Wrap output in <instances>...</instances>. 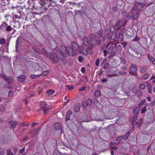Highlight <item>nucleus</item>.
Wrapping results in <instances>:
<instances>
[{
    "label": "nucleus",
    "mask_w": 155,
    "mask_h": 155,
    "mask_svg": "<svg viewBox=\"0 0 155 155\" xmlns=\"http://www.w3.org/2000/svg\"><path fill=\"white\" fill-rule=\"evenodd\" d=\"M83 45L85 46H87L90 44V41L89 39L86 37L83 38Z\"/></svg>",
    "instance_id": "nucleus-10"
},
{
    "label": "nucleus",
    "mask_w": 155,
    "mask_h": 155,
    "mask_svg": "<svg viewBox=\"0 0 155 155\" xmlns=\"http://www.w3.org/2000/svg\"><path fill=\"white\" fill-rule=\"evenodd\" d=\"M147 110V107L146 106H144L141 110V113L143 114L145 113Z\"/></svg>",
    "instance_id": "nucleus-36"
},
{
    "label": "nucleus",
    "mask_w": 155,
    "mask_h": 155,
    "mask_svg": "<svg viewBox=\"0 0 155 155\" xmlns=\"http://www.w3.org/2000/svg\"><path fill=\"white\" fill-rule=\"evenodd\" d=\"M40 75L41 74L38 75H31V77L32 79H34L40 76Z\"/></svg>",
    "instance_id": "nucleus-42"
},
{
    "label": "nucleus",
    "mask_w": 155,
    "mask_h": 155,
    "mask_svg": "<svg viewBox=\"0 0 155 155\" xmlns=\"http://www.w3.org/2000/svg\"><path fill=\"white\" fill-rule=\"evenodd\" d=\"M110 55L108 56V58L109 59H110L114 56L116 54V52L115 51H113L111 53H110Z\"/></svg>",
    "instance_id": "nucleus-26"
},
{
    "label": "nucleus",
    "mask_w": 155,
    "mask_h": 155,
    "mask_svg": "<svg viewBox=\"0 0 155 155\" xmlns=\"http://www.w3.org/2000/svg\"><path fill=\"white\" fill-rule=\"evenodd\" d=\"M46 104L45 101L42 102L40 104L41 107L43 108L46 107Z\"/></svg>",
    "instance_id": "nucleus-32"
},
{
    "label": "nucleus",
    "mask_w": 155,
    "mask_h": 155,
    "mask_svg": "<svg viewBox=\"0 0 155 155\" xmlns=\"http://www.w3.org/2000/svg\"><path fill=\"white\" fill-rule=\"evenodd\" d=\"M83 58L81 56H80L78 57V60L79 62H82L83 61Z\"/></svg>",
    "instance_id": "nucleus-45"
},
{
    "label": "nucleus",
    "mask_w": 155,
    "mask_h": 155,
    "mask_svg": "<svg viewBox=\"0 0 155 155\" xmlns=\"http://www.w3.org/2000/svg\"><path fill=\"white\" fill-rule=\"evenodd\" d=\"M118 10V8L116 6H114L112 7V10L113 12H117Z\"/></svg>",
    "instance_id": "nucleus-34"
},
{
    "label": "nucleus",
    "mask_w": 155,
    "mask_h": 155,
    "mask_svg": "<svg viewBox=\"0 0 155 155\" xmlns=\"http://www.w3.org/2000/svg\"><path fill=\"white\" fill-rule=\"evenodd\" d=\"M33 49L34 51L38 53H39L40 52V50L39 49L35 47H34Z\"/></svg>",
    "instance_id": "nucleus-51"
},
{
    "label": "nucleus",
    "mask_w": 155,
    "mask_h": 155,
    "mask_svg": "<svg viewBox=\"0 0 155 155\" xmlns=\"http://www.w3.org/2000/svg\"><path fill=\"white\" fill-rule=\"evenodd\" d=\"M72 114V112L71 110H68L66 116V120H70V117Z\"/></svg>",
    "instance_id": "nucleus-16"
},
{
    "label": "nucleus",
    "mask_w": 155,
    "mask_h": 155,
    "mask_svg": "<svg viewBox=\"0 0 155 155\" xmlns=\"http://www.w3.org/2000/svg\"><path fill=\"white\" fill-rule=\"evenodd\" d=\"M25 150V148H23L20 150L19 152L21 153L23 155H25V154L23 153V152Z\"/></svg>",
    "instance_id": "nucleus-52"
},
{
    "label": "nucleus",
    "mask_w": 155,
    "mask_h": 155,
    "mask_svg": "<svg viewBox=\"0 0 155 155\" xmlns=\"http://www.w3.org/2000/svg\"><path fill=\"white\" fill-rule=\"evenodd\" d=\"M18 80L21 82L25 81L26 79V77L24 75H21L18 77Z\"/></svg>",
    "instance_id": "nucleus-15"
},
{
    "label": "nucleus",
    "mask_w": 155,
    "mask_h": 155,
    "mask_svg": "<svg viewBox=\"0 0 155 155\" xmlns=\"http://www.w3.org/2000/svg\"><path fill=\"white\" fill-rule=\"evenodd\" d=\"M81 107V104L80 103H77L76 104L74 107V110L76 112H78Z\"/></svg>",
    "instance_id": "nucleus-14"
},
{
    "label": "nucleus",
    "mask_w": 155,
    "mask_h": 155,
    "mask_svg": "<svg viewBox=\"0 0 155 155\" xmlns=\"http://www.w3.org/2000/svg\"><path fill=\"white\" fill-rule=\"evenodd\" d=\"M150 73H146L142 75L141 78L142 80H146L148 79L150 76Z\"/></svg>",
    "instance_id": "nucleus-12"
},
{
    "label": "nucleus",
    "mask_w": 155,
    "mask_h": 155,
    "mask_svg": "<svg viewBox=\"0 0 155 155\" xmlns=\"http://www.w3.org/2000/svg\"><path fill=\"white\" fill-rule=\"evenodd\" d=\"M148 90L149 92L151 94L152 93V87L150 84H149L147 86Z\"/></svg>",
    "instance_id": "nucleus-31"
},
{
    "label": "nucleus",
    "mask_w": 155,
    "mask_h": 155,
    "mask_svg": "<svg viewBox=\"0 0 155 155\" xmlns=\"http://www.w3.org/2000/svg\"><path fill=\"white\" fill-rule=\"evenodd\" d=\"M123 138V137L122 136L117 137L116 138V140L117 141H119L121 140Z\"/></svg>",
    "instance_id": "nucleus-38"
},
{
    "label": "nucleus",
    "mask_w": 155,
    "mask_h": 155,
    "mask_svg": "<svg viewBox=\"0 0 155 155\" xmlns=\"http://www.w3.org/2000/svg\"><path fill=\"white\" fill-rule=\"evenodd\" d=\"M147 5V3H144L143 4H142V3H140V7L141 8H143L144 7H145Z\"/></svg>",
    "instance_id": "nucleus-48"
},
{
    "label": "nucleus",
    "mask_w": 155,
    "mask_h": 155,
    "mask_svg": "<svg viewBox=\"0 0 155 155\" xmlns=\"http://www.w3.org/2000/svg\"><path fill=\"white\" fill-rule=\"evenodd\" d=\"M13 95V91L11 90L9 91L8 93V96L10 97H12Z\"/></svg>",
    "instance_id": "nucleus-47"
},
{
    "label": "nucleus",
    "mask_w": 155,
    "mask_h": 155,
    "mask_svg": "<svg viewBox=\"0 0 155 155\" xmlns=\"http://www.w3.org/2000/svg\"><path fill=\"white\" fill-rule=\"evenodd\" d=\"M6 41L5 39L2 38L0 39V44L3 45L5 44Z\"/></svg>",
    "instance_id": "nucleus-33"
},
{
    "label": "nucleus",
    "mask_w": 155,
    "mask_h": 155,
    "mask_svg": "<svg viewBox=\"0 0 155 155\" xmlns=\"http://www.w3.org/2000/svg\"><path fill=\"white\" fill-rule=\"evenodd\" d=\"M115 48H116L117 52L120 53L121 51L122 47L121 45H118L117 46L115 45Z\"/></svg>",
    "instance_id": "nucleus-19"
},
{
    "label": "nucleus",
    "mask_w": 155,
    "mask_h": 155,
    "mask_svg": "<svg viewBox=\"0 0 155 155\" xmlns=\"http://www.w3.org/2000/svg\"><path fill=\"white\" fill-rule=\"evenodd\" d=\"M57 47H56L54 49V51L55 53L54 54L53 53H50V58L52 62L54 63L57 62L60 59L61 61L64 60L66 55H65L64 53L62 52V50L61 49V51H58Z\"/></svg>",
    "instance_id": "nucleus-2"
},
{
    "label": "nucleus",
    "mask_w": 155,
    "mask_h": 155,
    "mask_svg": "<svg viewBox=\"0 0 155 155\" xmlns=\"http://www.w3.org/2000/svg\"><path fill=\"white\" fill-rule=\"evenodd\" d=\"M37 124V123H33L32 124V125L31 126V127H33L35 125V124Z\"/></svg>",
    "instance_id": "nucleus-64"
},
{
    "label": "nucleus",
    "mask_w": 155,
    "mask_h": 155,
    "mask_svg": "<svg viewBox=\"0 0 155 155\" xmlns=\"http://www.w3.org/2000/svg\"><path fill=\"white\" fill-rule=\"evenodd\" d=\"M84 51H85V52H84V51L83 50H80L79 51H80V53L81 54H83L84 55H86L88 54V52L87 50H85Z\"/></svg>",
    "instance_id": "nucleus-30"
},
{
    "label": "nucleus",
    "mask_w": 155,
    "mask_h": 155,
    "mask_svg": "<svg viewBox=\"0 0 155 155\" xmlns=\"http://www.w3.org/2000/svg\"><path fill=\"white\" fill-rule=\"evenodd\" d=\"M139 88L141 90H144L145 88V85L143 83H141L139 85Z\"/></svg>",
    "instance_id": "nucleus-29"
},
{
    "label": "nucleus",
    "mask_w": 155,
    "mask_h": 155,
    "mask_svg": "<svg viewBox=\"0 0 155 155\" xmlns=\"http://www.w3.org/2000/svg\"><path fill=\"white\" fill-rule=\"evenodd\" d=\"M52 108V107L51 106H49V107H44V114H46L48 111L50 110Z\"/></svg>",
    "instance_id": "nucleus-18"
},
{
    "label": "nucleus",
    "mask_w": 155,
    "mask_h": 155,
    "mask_svg": "<svg viewBox=\"0 0 155 155\" xmlns=\"http://www.w3.org/2000/svg\"><path fill=\"white\" fill-rule=\"evenodd\" d=\"M144 103H145L144 101H141L140 103L139 104V105H142Z\"/></svg>",
    "instance_id": "nucleus-63"
},
{
    "label": "nucleus",
    "mask_w": 155,
    "mask_h": 155,
    "mask_svg": "<svg viewBox=\"0 0 155 155\" xmlns=\"http://www.w3.org/2000/svg\"><path fill=\"white\" fill-rule=\"evenodd\" d=\"M142 9L136 8V7H133L131 10V13L128 14V15L127 17V19L129 20L132 19L133 20L137 19L141 12Z\"/></svg>",
    "instance_id": "nucleus-3"
},
{
    "label": "nucleus",
    "mask_w": 155,
    "mask_h": 155,
    "mask_svg": "<svg viewBox=\"0 0 155 155\" xmlns=\"http://www.w3.org/2000/svg\"><path fill=\"white\" fill-rule=\"evenodd\" d=\"M90 38L91 42V45L92 46H95L97 43L96 37L94 34H91L90 36Z\"/></svg>",
    "instance_id": "nucleus-8"
},
{
    "label": "nucleus",
    "mask_w": 155,
    "mask_h": 155,
    "mask_svg": "<svg viewBox=\"0 0 155 155\" xmlns=\"http://www.w3.org/2000/svg\"><path fill=\"white\" fill-rule=\"evenodd\" d=\"M7 155H13L12 153L10 150H8L7 153Z\"/></svg>",
    "instance_id": "nucleus-56"
},
{
    "label": "nucleus",
    "mask_w": 155,
    "mask_h": 155,
    "mask_svg": "<svg viewBox=\"0 0 155 155\" xmlns=\"http://www.w3.org/2000/svg\"><path fill=\"white\" fill-rule=\"evenodd\" d=\"M118 74L120 75H125L127 74V72L125 71H119L117 72Z\"/></svg>",
    "instance_id": "nucleus-37"
},
{
    "label": "nucleus",
    "mask_w": 155,
    "mask_h": 155,
    "mask_svg": "<svg viewBox=\"0 0 155 155\" xmlns=\"http://www.w3.org/2000/svg\"><path fill=\"white\" fill-rule=\"evenodd\" d=\"M150 104V106H153L154 104H155V100L153 101H152Z\"/></svg>",
    "instance_id": "nucleus-57"
},
{
    "label": "nucleus",
    "mask_w": 155,
    "mask_h": 155,
    "mask_svg": "<svg viewBox=\"0 0 155 155\" xmlns=\"http://www.w3.org/2000/svg\"><path fill=\"white\" fill-rule=\"evenodd\" d=\"M103 51H104V56H106L107 54L108 53V51H107L106 50H104Z\"/></svg>",
    "instance_id": "nucleus-58"
},
{
    "label": "nucleus",
    "mask_w": 155,
    "mask_h": 155,
    "mask_svg": "<svg viewBox=\"0 0 155 155\" xmlns=\"http://www.w3.org/2000/svg\"><path fill=\"white\" fill-rule=\"evenodd\" d=\"M71 45L72 48L70 47L66 48L63 46L61 47V49L62 50V52L64 53L66 56L69 54L72 56L76 55L79 50L80 47L75 42H72Z\"/></svg>",
    "instance_id": "nucleus-1"
},
{
    "label": "nucleus",
    "mask_w": 155,
    "mask_h": 155,
    "mask_svg": "<svg viewBox=\"0 0 155 155\" xmlns=\"http://www.w3.org/2000/svg\"><path fill=\"white\" fill-rule=\"evenodd\" d=\"M121 69L124 70H127V68L126 66H123L121 68Z\"/></svg>",
    "instance_id": "nucleus-62"
},
{
    "label": "nucleus",
    "mask_w": 155,
    "mask_h": 155,
    "mask_svg": "<svg viewBox=\"0 0 155 155\" xmlns=\"http://www.w3.org/2000/svg\"><path fill=\"white\" fill-rule=\"evenodd\" d=\"M120 21H119L115 24V26L117 28V30L119 29L120 28Z\"/></svg>",
    "instance_id": "nucleus-28"
},
{
    "label": "nucleus",
    "mask_w": 155,
    "mask_h": 155,
    "mask_svg": "<svg viewBox=\"0 0 155 155\" xmlns=\"http://www.w3.org/2000/svg\"><path fill=\"white\" fill-rule=\"evenodd\" d=\"M138 118V117L136 115L135 116L132 115L130 117V121L132 123V125H134Z\"/></svg>",
    "instance_id": "nucleus-11"
},
{
    "label": "nucleus",
    "mask_w": 155,
    "mask_h": 155,
    "mask_svg": "<svg viewBox=\"0 0 155 155\" xmlns=\"http://www.w3.org/2000/svg\"><path fill=\"white\" fill-rule=\"evenodd\" d=\"M92 101L91 99H88L87 100L84 101L82 104L83 107L86 108L87 106H90L92 104Z\"/></svg>",
    "instance_id": "nucleus-7"
},
{
    "label": "nucleus",
    "mask_w": 155,
    "mask_h": 155,
    "mask_svg": "<svg viewBox=\"0 0 155 155\" xmlns=\"http://www.w3.org/2000/svg\"><path fill=\"white\" fill-rule=\"evenodd\" d=\"M142 122H143V119L142 118H141L140 119V120L139 121V122H138V127H140L141 124L142 123Z\"/></svg>",
    "instance_id": "nucleus-44"
},
{
    "label": "nucleus",
    "mask_w": 155,
    "mask_h": 155,
    "mask_svg": "<svg viewBox=\"0 0 155 155\" xmlns=\"http://www.w3.org/2000/svg\"><path fill=\"white\" fill-rule=\"evenodd\" d=\"M118 76V74L115 73L112 74H107V77H117Z\"/></svg>",
    "instance_id": "nucleus-23"
},
{
    "label": "nucleus",
    "mask_w": 155,
    "mask_h": 155,
    "mask_svg": "<svg viewBox=\"0 0 155 155\" xmlns=\"http://www.w3.org/2000/svg\"><path fill=\"white\" fill-rule=\"evenodd\" d=\"M48 74V71H44L42 74V75L43 76H45L47 74ZM41 75V74H40Z\"/></svg>",
    "instance_id": "nucleus-43"
},
{
    "label": "nucleus",
    "mask_w": 155,
    "mask_h": 155,
    "mask_svg": "<svg viewBox=\"0 0 155 155\" xmlns=\"http://www.w3.org/2000/svg\"><path fill=\"white\" fill-rule=\"evenodd\" d=\"M109 64L108 63H106L104 65V68L105 69H107L109 66Z\"/></svg>",
    "instance_id": "nucleus-46"
},
{
    "label": "nucleus",
    "mask_w": 155,
    "mask_h": 155,
    "mask_svg": "<svg viewBox=\"0 0 155 155\" xmlns=\"http://www.w3.org/2000/svg\"><path fill=\"white\" fill-rule=\"evenodd\" d=\"M87 88V86L84 85L81 88L79 89L80 91H84Z\"/></svg>",
    "instance_id": "nucleus-40"
},
{
    "label": "nucleus",
    "mask_w": 155,
    "mask_h": 155,
    "mask_svg": "<svg viewBox=\"0 0 155 155\" xmlns=\"http://www.w3.org/2000/svg\"><path fill=\"white\" fill-rule=\"evenodd\" d=\"M117 147H116V146H110V149H112L114 150H117Z\"/></svg>",
    "instance_id": "nucleus-50"
},
{
    "label": "nucleus",
    "mask_w": 155,
    "mask_h": 155,
    "mask_svg": "<svg viewBox=\"0 0 155 155\" xmlns=\"http://www.w3.org/2000/svg\"><path fill=\"white\" fill-rule=\"evenodd\" d=\"M150 60L151 61L153 64H155V60L153 58H151V59Z\"/></svg>",
    "instance_id": "nucleus-54"
},
{
    "label": "nucleus",
    "mask_w": 155,
    "mask_h": 155,
    "mask_svg": "<svg viewBox=\"0 0 155 155\" xmlns=\"http://www.w3.org/2000/svg\"><path fill=\"white\" fill-rule=\"evenodd\" d=\"M54 128L56 130H59L61 128V124L59 122H56L55 123Z\"/></svg>",
    "instance_id": "nucleus-13"
},
{
    "label": "nucleus",
    "mask_w": 155,
    "mask_h": 155,
    "mask_svg": "<svg viewBox=\"0 0 155 155\" xmlns=\"http://www.w3.org/2000/svg\"><path fill=\"white\" fill-rule=\"evenodd\" d=\"M0 29L8 32L11 31L13 28L5 22L3 21L0 25Z\"/></svg>",
    "instance_id": "nucleus-5"
},
{
    "label": "nucleus",
    "mask_w": 155,
    "mask_h": 155,
    "mask_svg": "<svg viewBox=\"0 0 155 155\" xmlns=\"http://www.w3.org/2000/svg\"><path fill=\"white\" fill-rule=\"evenodd\" d=\"M140 3L139 2H135L134 3V5L135 6H133V7H136V8H137L139 6H140Z\"/></svg>",
    "instance_id": "nucleus-41"
},
{
    "label": "nucleus",
    "mask_w": 155,
    "mask_h": 155,
    "mask_svg": "<svg viewBox=\"0 0 155 155\" xmlns=\"http://www.w3.org/2000/svg\"><path fill=\"white\" fill-rule=\"evenodd\" d=\"M5 107L3 105H0V111L2 112L4 111L5 110Z\"/></svg>",
    "instance_id": "nucleus-39"
},
{
    "label": "nucleus",
    "mask_w": 155,
    "mask_h": 155,
    "mask_svg": "<svg viewBox=\"0 0 155 155\" xmlns=\"http://www.w3.org/2000/svg\"><path fill=\"white\" fill-rule=\"evenodd\" d=\"M140 109V107H137L133 109V112L136 114V115H137V114H138V112H139Z\"/></svg>",
    "instance_id": "nucleus-17"
},
{
    "label": "nucleus",
    "mask_w": 155,
    "mask_h": 155,
    "mask_svg": "<svg viewBox=\"0 0 155 155\" xmlns=\"http://www.w3.org/2000/svg\"><path fill=\"white\" fill-rule=\"evenodd\" d=\"M18 124V122L17 121L14 122L11 124V127L13 129Z\"/></svg>",
    "instance_id": "nucleus-24"
},
{
    "label": "nucleus",
    "mask_w": 155,
    "mask_h": 155,
    "mask_svg": "<svg viewBox=\"0 0 155 155\" xmlns=\"http://www.w3.org/2000/svg\"><path fill=\"white\" fill-rule=\"evenodd\" d=\"M138 91L137 88L136 86L134 87L132 90V91L134 94H135L137 93V92Z\"/></svg>",
    "instance_id": "nucleus-25"
},
{
    "label": "nucleus",
    "mask_w": 155,
    "mask_h": 155,
    "mask_svg": "<svg viewBox=\"0 0 155 155\" xmlns=\"http://www.w3.org/2000/svg\"><path fill=\"white\" fill-rule=\"evenodd\" d=\"M107 79L106 78H104L103 79H101V81L103 83L106 82L107 81Z\"/></svg>",
    "instance_id": "nucleus-53"
},
{
    "label": "nucleus",
    "mask_w": 155,
    "mask_h": 155,
    "mask_svg": "<svg viewBox=\"0 0 155 155\" xmlns=\"http://www.w3.org/2000/svg\"><path fill=\"white\" fill-rule=\"evenodd\" d=\"M130 71L129 73L131 74L134 76H137V73L136 72L137 70V66L135 64H131V66L129 67Z\"/></svg>",
    "instance_id": "nucleus-6"
},
{
    "label": "nucleus",
    "mask_w": 155,
    "mask_h": 155,
    "mask_svg": "<svg viewBox=\"0 0 155 155\" xmlns=\"http://www.w3.org/2000/svg\"><path fill=\"white\" fill-rule=\"evenodd\" d=\"M104 114L107 119H112L115 117V112L110 109L105 111Z\"/></svg>",
    "instance_id": "nucleus-4"
},
{
    "label": "nucleus",
    "mask_w": 155,
    "mask_h": 155,
    "mask_svg": "<svg viewBox=\"0 0 155 155\" xmlns=\"http://www.w3.org/2000/svg\"><path fill=\"white\" fill-rule=\"evenodd\" d=\"M54 93V91L53 89H49L46 91V93L48 95L53 94Z\"/></svg>",
    "instance_id": "nucleus-22"
},
{
    "label": "nucleus",
    "mask_w": 155,
    "mask_h": 155,
    "mask_svg": "<svg viewBox=\"0 0 155 155\" xmlns=\"http://www.w3.org/2000/svg\"><path fill=\"white\" fill-rule=\"evenodd\" d=\"M67 87L68 88L69 90H72L74 88V86L73 85L70 86L69 85H67Z\"/></svg>",
    "instance_id": "nucleus-49"
},
{
    "label": "nucleus",
    "mask_w": 155,
    "mask_h": 155,
    "mask_svg": "<svg viewBox=\"0 0 155 155\" xmlns=\"http://www.w3.org/2000/svg\"><path fill=\"white\" fill-rule=\"evenodd\" d=\"M122 45L123 46L124 48H125L126 45H127V43L126 42H123L122 43Z\"/></svg>",
    "instance_id": "nucleus-59"
},
{
    "label": "nucleus",
    "mask_w": 155,
    "mask_h": 155,
    "mask_svg": "<svg viewBox=\"0 0 155 155\" xmlns=\"http://www.w3.org/2000/svg\"><path fill=\"white\" fill-rule=\"evenodd\" d=\"M0 77L1 78L4 79L6 82L9 83L12 82L14 80L12 78L7 77L5 75L3 74H1Z\"/></svg>",
    "instance_id": "nucleus-9"
},
{
    "label": "nucleus",
    "mask_w": 155,
    "mask_h": 155,
    "mask_svg": "<svg viewBox=\"0 0 155 155\" xmlns=\"http://www.w3.org/2000/svg\"><path fill=\"white\" fill-rule=\"evenodd\" d=\"M121 61L122 63L124 64H125L126 63V61L123 58H121Z\"/></svg>",
    "instance_id": "nucleus-55"
},
{
    "label": "nucleus",
    "mask_w": 155,
    "mask_h": 155,
    "mask_svg": "<svg viewBox=\"0 0 155 155\" xmlns=\"http://www.w3.org/2000/svg\"><path fill=\"white\" fill-rule=\"evenodd\" d=\"M147 70L146 67H142L140 69V71L141 73L145 72Z\"/></svg>",
    "instance_id": "nucleus-20"
},
{
    "label": "nucleus",
    "mask_w": 155,
    "mask_h": 155,
    "mask_svg": "<svg viewBox=\"0 0 155 155\" xmlns=\"http://www.w3.org/2000/svg\"><path fill=\"white\" fill-rule=\"evenodd\" d=\"M135 94H136V95H137L138 97H140L142 95V92L138 90L137 91V93Z\"/></svg>",
    "instance_id": "nucleus-35"
},
{
    "label": "nucleus",
    "mask_w": 155,
    "mask_h": 155,
    "mask_svg": "<svg viewBox=\"0 0 155 155\" xmlns=\"http://www.w3.org/2000/svg\"><path fill=\"white\" fill-rule=\"evenodd\" d=\"M130 131H128L125 134V136L123 137L124 140L127 139L130 136Z\"/></svg>",
    "instance_id": "nucleus-27"
},
{
    "label": "nucleus",
    "mask_w": 155,
    "mask_h": 155,
    "mask_svg": "<svg viewBox=\"0 0 155 155\" xmlns=\"http://www.w3.org/2000/svg\"><path fill=\"white\" fill-rule=\"evenodd\" d=\"M81 71L83 73H84L85 71V67H83L81 69Z\"/></svg>",
    "instance_id": "nucleus-60"
},
{
    "label": "nucleus",
    "mask_w": 155,
    "mask_h": 155,
    "mask_svg": "<svg viewBox=\"0 0 155 155\" xmlns=\"http://www.w3.org/2000/svg\"><path fill=\"white\" fill-rule=\"evenodd\" d=\"M139 40L138 38L136 36L135 38L133 40V41H137Z\"/></svg>",
    "instance_id": "nucleus-61"
},
{
    "label": "nucleus",
    "mask_w": 155,
    "mask_h": 155,
    "mask_svg": "<svg viewBox=\"0 0 155 155\" xmlns=\"http://www.w3.org/2000/svg\"><path fill=\"white\" fill-rule=\"evenodd\" d=\"M114 49V47L113 46H110L107 50L108 54H110L113 52V51Z\"/></svg>",
    "instance_id": "nucleus-21"
}]
</instances>
